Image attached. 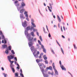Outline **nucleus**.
<instances>
[{
	"label": "nucleus",
	"mask_w": 77,
	"mask_h": 77,
	"mask_svg": "<svg viewBox=\"0 0 77 77\" xmlns=\"http://www.w3.org/2000/svg\"><path fill=\"white\" fill-rule=\"evenodd\" d=\"M33 41L36 42V38H34L33 39Z\"/></svg>",
	"instance_id": "obj_32"
},
{
	"label": "nucleus",
	"mask_w": 77,
	"mask_h": 77,
	"mask_svg": "<svg viewBox=\"0 0 77 77\" xmlns=\"http://www.w3.org/2000/svg\"><path fill=\"white\" fill-rule=\"evenodd\" d=\"M20 13H21V14H20V20L21 21V22H22L23 21L24 19H25V17H24V15L23 14V12H24V10L22 9L20 10H19Z\"/></svg>",
	"instance_id": "obj_3"
},
{
	"label": "nucleus",
	"mask_w": 77,
	"mask_h": 77,
	"mask_svg": "<svg viewBox=\"0 0 77 77\" xmlns=\"http://www.w3.org/2000/svg\"><path fill=\"white\" fill-rule=\"evenodd\" d=\"M52 66H53V68H55V66L54 64V63H53Z\"/></svg>",
	"instance_id": "obj_42"
},
{
	"label": "nucleus",
	"mask_w": 77,
	"mask_h": 77,
	"mask_svg": "<svg viewBox=\"0 0 77 77\" xmlns=\"http://www.w3.org/2000/svg\"><path fill=\"white\" fill-rule=\"evenodd\" d=\"M56 42H57V43L58 45L60 47V45L59 44V43L57 42V41L56 40Z\"/></svg>",
	"instance_id": "obj_48"
},
{
	"label": "nucleus",
	"mask_w": 77,
	"mask_h": 77,
	"mask_svg": "<svg viewBox=\"0 0 77 77\" xmlns=\"http://www.w3.org/2000/svg\"><path fill=\"white\" fill-rule=\"evenodd\" d=\"M41 46H42V48L43 49H44L45 48H44V45H41Z\"/></svg>",
	"instance_id": "obj_45"
},
{
	"label": "nucleus",
	"mask_w": 77,
	"mask_h": 77,
	"mask_svg": "<svg viewBox=\"0 0 77 77\" xmlns=\"http://www.w3.org/2000/svg\"><path fill=\"white\" fill-rule=\"evenodd\" d=\"M43 30H44V31L46 33V32H45V29L44 28L43 29Z\"/></svg>",
	"instance_id": "obj_57"
},
{
	"label": "nucleus",
	"mask_w": 77,
	"mask_h": 77,
	"mask_svg": "<svg viewBox=\"0 0 77 77\" xmlns=\"http://www.w3.org/2000/svg\"><path fill=\"white\" fill-rule=\"evenodd\" d=\"M5 53L6 54H9V51L8 50V48H7V49L5 50Z\"/></svg>",
	"instance_id": "obj_11"
},
{
	"label": "nucleus",
	"mask_w": 77,
	"mask_h": 77,
	"mask_svg": "<svg viewBox=\"0 0 77 77\" xmlns=\"http://www.w3.org/2000/svg\"><path fill=\"white\" fill-rule=\"evenodd\" d=\"M39 65L40 68H43V66L44 68H45V66H44V65L43 64H41V63H39Z\"/></svg>",
	"instance_id": "obj_10"
},
{
	"label": "nucleus",
	"mask_w": 77,
	"mask_h": 77,
	"mask_svg": "<svg viewBox=\"0 0 77 77\" xmlns=\"http://www.w3.org/2000/svg\"><path fill=\"white\" fill-rule=\"evenodd\" d=\"M43 57L44 58L45 60H47V57H45V55H44Z\"/></svg>",
	"instance_id": "obj_25"
},
{
	"label": "nucleus",
	"mask_w": 77,
	"mask_h": 77,
	"mask_svg": "<svg viewBox=\"0 0 77 77\" xmlns=\"http://www.w3.org/2000/svg\"><path fill=\"white\" fill-rule=\"evenodd\" d=\"M2 44H4V43H5L4 42V40H2Z\"/></svg>",
	"instance_id": "obj_52"
},
{
	"label": "nucleus",
	"mask_w": 77,
	"mask_h": 77,
	"mask_svg": "<svg viewBox=\"0 0 77 77\" xmlns=\"http://www.w3.org/2000/svg\"><path fill=\"white\" fill-rule=\"evenodd\" d=\"M17 68H20V65H19L18 63H17Z\"/></svg>",
	"instance_id": "obj_41"
},
{
	"label": "nucleus",
	"mask_w": 77,
	"mask_h": 77,
	"mask_svg": "<svg viewBox=\"0 0 77 77\" xmlns=\"http://www.w3.org/2000/svg\"><path fill=\"white\" fill-rule=\"evenodd\" d=\"M73 45H74L75 48V49H76L75 45V44H74Z\"/></svg>",
	"instance_id": "obj_55"
},
{
	"label": "nucleus",
	"mask_w": 77,
	"mask_h": 77,
	"mask_svg": "<svg viewBox=\"0 0 77 77\" xmlns=\"http://www.w3.org/2000/svg\"><path fill=\"white\" fill-rule=\"evenodd\" d=\"M20 76H21L22 77H24V75H23V74H22V73H20Z\"/></svg>",
	"instance_id": "obj_36"
},
{
	"label": "nucleus",
	"mask_w": 77,
	"mask_h": 77,
	"mask_svg": "<svg viewBox=\"0 0 77 77\" xmlns=\"http://www.w3.org/2000/svg\"><path fill=\"white\" fill-rule=\"evenodd\" d=\"M51 75H53L54 73L53 72H52V73H51Z\"/></svg>",
	"instance_id": "obj_64"
},
{
	"label": "nucleus",
	"mask_w": 77,
	"mask_h": 77,
	"mask_svg": "<svg viewBox=\"0 0 77 77\" xmlns=\"http://www.w3.org/2000/svg\"><path fill=\"white\" fill-rule=\"evenodd\" d=\"M62 37L63 38H65V37H64L63 35H62Z\"/></svg>",
	"instance_id": "obj_62"
},
{
	"label": "nucleus",
	"mask_w": 77,
	"mask_h": 77,
	"mask_svg": "<svg viewBox=\"0 0 77 77\" xmlns=\"http://www.w3.org/2000/svg\"><path fill=\"white\" fill-rule=\"evenodd\" d=\"M20 71L21 72V73H23V72L22 71V69H20Z\"/></svg>",
	"instance_id": "obj_56"
},
{
	"label": "nucleus",
	"mask_w": 77,
	"mask_h": 77,
	"mask_svg": "<svg viewBox=\"0 0 77 77\" xmlns=\"http://www.w3.org/2000/svg\"><path fill=\"white\" fill-rule=\"evenodd\" d=\"M38 31V30L37 29H35L34 28L33 29V32H37Z\"/></svg>",
	"instance_id": "obj_24"
},
{
	"label": "nucleus",
	"mask_w": 77,
	"mask_h": 77,
	"mask_svg": "<svg viewBox=\"0 0 77 77\" xmlns=\"http://www.w3.org/2000/svg\"><path fill=\"white\" fill-rule=\"evenodd\" d=\"M24 15L27 14V12L26 11H25L24 13Z\"/></svg>",
	"instance_id": "obj_44"
},
{
	"label": "nucleus",
	"mask_w": 77,
	"mask_h": 77,
	"mask_svg": "<svg viewBox=\"0 0 77 77\" xmlns=\"http://www.w3.org/2000/svg\"><path fill=\"white\" fill-rule=\"evenodd\" d=\"M14 57L12 56L11 55H10L7 56L8 60V61H9L11 65L13 64V63L14 62V61H11V59H14Z\"/></svg>",
	"instance_id": "obj_4"
},
{
	"label": "nucleus",
	"mask_w": 77,
	"mask_h": 77,
	"mask_svg": "<svg viewBox=\"0 0 77 77\" xmlns=\"http://www.w3.org/2000/svg\"><path fill=\"white\" fill-rule=\"evenodd\" d=\"M18 1L17 0L16 1L14 2V5L16 6V7H19V5H20L19 3H18Z\"/></svg>",
	"instance_id": "obj_8"
},
{
	"label": "nucleus",
	"mask_w": 77,
	"mask_h": 77,
	"mask_svg": "<svg viewBox=\"0 0 77 77\" xmlns=\"http://www.w3.org/2000/svg\"><path fill=\"white\" fill-rule=\"evenodd\" d=\"M25 17H29V15H28V14H25Z\"/></svg>",
	"instance_id": "obj_46"
},
{
	"label": "nucleus",
	"mask_w": 77,
	"mask_h": 77,
	"mask_svg": "<svg viewBox=\"0 0 77 77\" xmlns=\"http://www.w3.org/2000/svg\"><path fill=\"white\" fill-rule=\"evenodd\" d=\"M48 36H49V37H51V34L50 33H49V34H48Z\"/></svg>",
	"instance_id": "obj_51"
},
{
	"label": "nucleus",
	"mask_w": 77,
	"mask_h": 77,
	"mask_svg": "<svg viewBox=\"0 0 77 77\" xmlns=\"http://www.w3.org/2000/svg\"><path fill=\"white\" fill-rule=\"evenodd\" d=\"M34 28H33V27L31 26V28L30 27L29 30L31 31H32L33 30V29Z\"/></svg>",
	"instance_id": "obj_29"
},
{
	"label": "nucleus",
	"mask_w": 77,
	"mask_h": 77,
	"mask_svg": "<svg viewBox=\"0 0 77 77\" xmlns=\"http://www.w3.org/2000/svg\"><path fill=\"white\" fill-rule=\"evenodd\" d=\"M24 6H26V4L23 2H22L21 3V6L19 7H17V9L18 11H21L22 9H23V11H25V9L24 8Z\"/></svg>",
	"instance_id": "obj_2"
},
{
	"label": "nucleus",
	"mask_w": 77,
	"mask_h": 77,
	"mask_svg": "<svg viewBox=\"0 0 77 77\" xmlns=\"http://www.w3.org/2000/svg\"><path fill=\"white\" fill-rule=\"evenodd\" d=\"M39 38L41 42H42V37H41V36H39Z\"/></svg>",
	"instance_id": "obj_28"
},
{
	"label": "nucleus",
	"mask_w": 77,
	"mask_h": 77,
	"mask_svg": "<svg viewBox=\"0 0 77 77\" xmlns=\"http://www.w3.org/2000/svg\"><path fill=\"white\" fill-rule=\"evenodd\" d=\"M62 69L63 70L66 71V69L65 68H62Z\"/></svg>",
	"instance_id": "obj_43"
},
{
	"label": "nucleus",
	"mask_w": 77,
	"mask_h": 77,
	"mask_svg": "<svg viewBox=\"0 0 77 77\" xmlns=\"http://www.w3.org/2000/svg\"><path fill=\"white\" fill-rule=\"evenodd\" d=\"M1 69L2 70V71H4V68H2Z\"/></svg>",
	"instance_id": "obj_61"
},
{
	"label": "nucleus",
	"mask_w": 77,
	"mask_h": 77,
	"mask_svg": "<svg viewBox=\"0 0 77 77\" xmlns=\"http://www.w3.org/2000/svg\"><path fill=\"white\" fill-rule=\"evenodd\" d=\"M59 63L60 64V66L61 68H64V66L63 65L61 64V61H60V60L59 61Z\"/></svg>",
	"instance_id": "obj_14"
},
{
	"label": "nucleus",
	"mask_w": 77,
	"mask_h": 77,
	"mask_svg": "<svg viewBox=\"0 0 77 77\" xmlns=\"http://www.w3.org/2000/svg\"><path fill=\"white\" fill-rule=\"evenodd\" d=\"M11 69L12 70L13 73H14L15 72V69H14V68H11Z\"/></svg>",
	"instance_id": "obj_27"
},
{
	"label": "nucleus",
	"mask_w": 77,
	"mask_h": 77,
	"mask_svg": "<svg viewBox=\"0 0 77 77\" xmlns=\"http://www.w3.org/2000/svg\"><path fill=\"white\" fill-rule=\"evenodd\" d=\"M3 74L4 75L5 77H7L8 76V75L7 74H5V73H3Z\"/></svg>",
	"instance_id": "obj_26"
},
{
	"label": "nucleus",
	"mask_w": 77,
	"mask_h": 77,
	"mask_svg": "<svg viewBox=\"0 0 77 77\" xmlns=\"http://www.w3.org/2000/svg\"><path fill=\"white\" fill-rule=\"evenodd\" d=\"M44 54L43 53H41L39 57V59H41L42 58V56Z\"/></svg>",
	"instance_id": "obj_19"
},
{
	"label": "nucleus",
	"mask_w": 77,
	"mask_h": 77,
	"mask_svg": "<svg viewBox=\"0 0 77 77\" xmlns=\"http://www.w3.org/2000/svg\"><path fill=\"white\" fill-rule=\"evenodd\" d=\"M11 52L13 55L15 54V52H14V50H11Z\"/></svg>",
	"instance_id": "obj_21"
},
{
	"label": "nucleus",
	"mask_w": 77,
	"mask_h": 77,
	"mask_svg": "<svg viewBox=\"0 0 77 77\" xmlns=\"http://www.w3.org/2000/svg\"><path fill=\"white\" fill-rule=\"evenodd\" d=\"M68 73H69V74H70L72 76V77H73L72 75L71 74V73H70L69 72H68Z\"/></svg>",
	"instance_id": "obj_59"
},
{
	"label": "nucleus",
	"mask_w": 77,
	"mask_h": 77,
	"mask_svg": "<svg viewBox=\"0 0 77 77\" xmlns=\"http://www.w3.org/2000/svg\"><path fill=\"white\" fill-rule=\"evenodd\" d=\"M36 61L37 62V63H38V65H39V59H37L36 60Z\"/></svg>",
	"instance_id": "obj_30"
},
{
	"label": "nucleus",
	"mask_w": 77,
	"mask_h": 77,
	"mask_svg": "<svg viewBox=\"0 0 77 77\" xmlns=\"http://www.w3.org/2000/svg\"><path fill=\"white\" fill-rule=\"evenodd\" d=\"M6 38H5V37L4 35H2V39H5Z\"/></svg>",
	"instance_id": "obj_23"
},
{
	"label": "nucleus",
	"mask_w": 77,
	"mask_h": 77,
	"mask_svg": "<svg viewBox=\"0 0 77 77\" xmlns=\"http://www.w3.org/2000/svg\"><path fill=\"white\" fill-rule=\"evenodd\" d=\"M41 70L43 74V75H45V77H48V74H46V75L44 74V69H43V68H41Z\"/></svg>",
	"instance_id": "obj_7"
},
{
	"label": "nucleus",
	"mask_w": 77,
	"mask_h": 77,
	"mask_svg": "<svg viewBox=\"0 0 77 77\" xmlns=\"http://www.w3.org/2000/svg\"><path fill=\"white\" fill-rule=\"evenodd\" d=\"M14 65H13V64H11L10 65V66L11 67V68H12L13 67H14Z\"/></svg>",
	"instance_id": "obj_38"
},
{
	"label": "nucleus",
	"mask_w": 77,
	"mask_h": 77,
	"mask_svg": "<svg viewBox=\"0 0 77 77\" xmlns=\"http://www.w3.org/2000/svg\"><path fill=\"white\" fill-rule=\"evenodd\" d=\"M63 29L64 30V31H65V29H66V28L64 26H63Z\"/></svg>",
	"instance_id": "obj_53"
},
{
	"label": "nucleus",
	"mask_w": 77,
	"mask_h": 77,
	"mask_svg": "<svg viewBox=\"0 0 77 77\" xmlns=\"http://www.w3.org/2000/svg\"><path fill=\"white\" fill-rule=\"evenodd\" d=\"M26 20H27V21H29V17H27L26 18Z\"/></svg>",
	"instance_id": "obj_39"
},
{
	"label": "nucleus",
	"mask_w": 77,
	"mask_h": 77,
	"mask_svg": "<svg viewBox=\"0 0 77 77\" xmlns=\"http://www.w3.org/2000/svg\"><path fill=\"white\" fill-rule=\"evenodd\" d=\"M61 30L62 31V32H63V30L62 29V26L61 27Z\"/></svg>",
	"instance_id": "obj_54"
},
{
	"label": "nucleus",
	"mask_w": 77,
	"mask_h": 77,
	"mask_svg": "<svg viewBox=\"0 0 77 77\" xmlns=\"http://www.w3.org/2000/svg\"><path fill=\"white\" fill-rule=\"evenodd\" d=\"M61 50L62 52V53H63V54H64V51L63 50L62 48H61Z\"/></svg>",
	"instance_id": "obj_34"
},
{
	"label": "nucleus",
	"mask_w": 77,
	"mask_h": 77,
	"mask_svg": "<svg viewBox=\"0 0 77 77\" xmlns=\"http://www.w3.org/2000/svg\"><path fill=\"white\" fill-rule=\"evenodd\" d=\"M37 34L38 36H39V33L38 32H37Z\"/></svg>",
	"instance_id": "obj_60"
},
{
	"label": "nucleus",
	"mask_w": 77,
	"mask_h": 77,
	"mask_svg": "<svg viewBox=\"0 0 77 77\" xmlns=\"http://www.w3.org/2000/svg\"><path fill=\"white\" fill-rule=\"evenodd\" d=\"M22 26L23 27H26L27 26V21L25 20L24 22H22Z\"/></svg>",
	"instance_id": "obj_5"
},
{
	"label": "nucleus",
	"mask_w": 77,
	"mask_h": 77,
	"mask_svg": "<svg viewBox=\"0 0 77 77\" xmlns=\"http://www.w3.org/2000/svg\"><path fill=\"white\" fill-rule=\"evenodd\" d=\"M30 26H29L26 27V30L25 31V35L26 37V38L28 40V41H29L28 43L29 46V47H31L30 49L32 52L34 51L33 52V54L35 57V58H38L39 56L38 55L39 54V51H37V50L36 49H35L34 46H33V43L32 42V41L33 39V37H31V35L30 34H29L28 33V30H30Z\"/></svg>",
	"instance_id": "obj_1"
},
{
	"label": "nucleus",
	"mask_w": 77,
	"mask_h": 77,
	"mask_svg": "<svg viewBox=\"0 0 77 77\" xmlns=\"http://www.w3.org/2000/svg\"><path fill=\"white\" fill-rule=\"evenodd\" d=\"M32 25V26H32V27H36V25H35V23H31Z\"/></svg>",
	"instance_id": "obj_16"
},
{
	"label": "nucleus",
	"mask_w": 77,
	"mask_h": 77,
	"mask_svg": "<svg viewBox=\"0 0 77 77\" xmlns=\"http://www.w3.org/2000/svg\"><path fill=\"white\" fill-rule=\"evenodd\" d=\"M31 23H34L35 22V21H34V20L32 18L31 19Z\"/></svg>",
	"instance_id": "obj_37"
},
{
	"label": "nucleus",
	"mask_w": 77,
	"mask_h": 77,
	"mask_svg": "<svg viewBox=\"0 0 77 77\" xmlns=\"http://www.w3.org/2000/svg\"><path fill=\"white\" fill-rule=\"evenodd\" d=\"M45 62L46 64H48V61L47 60H46L45 61Z\"/></svg>",
	"instance_id": "obj_33"
},
{
	"label": "nucleus",
	"mask_w": 77,
	"mask_h": 77,
	"mask_svg": "<svg viewBox=\"0 0 77 77\" xmlns=\"http://www.w3.org/2000/svg\"><path fill=\"white\" fill-rule=\"evenodd\" d=\"M11 55L12 57H14V60H15V61L17 62V57H15V55Z\"/></svg>",
	"instance_id": "obj_12"
},
{
	"label": "nucleus",
	"mask_w": 77,
	"mask_h": 77,
	"mask_svg": "<svg viewBox=\"0 0 77 77\" xmlns=\"http://www.w3.org/2000/svg\"><path fill=\"white\" fill-rule=\"evenodd\" d=\"M36 46H37V47H38V48H39V44H37L36 45Z\"/></svg>",
	"instance_id": "obj_49"
},
{
	"label": "nucleus",
	"mask_w": 77,
	"mask_h": 77,
	"mask_svg": "<svg viewBox=\"0 0 77 77\" xmlns=\"http://www.w3.org/2000/svg\"><path fill=\"white\" fill-rule=\"evenodd\" d=\"M48 74H49V75H50V74H51V73L50 72H48Z\"/></svg>",
	"instance_id": "obj_50"
},
{
	"label": "nucleus",
	"mask_w": 77,
	"mask_h": 77,
	"mask_svg": "<svg viewBox=\"0 0 77 77\" xmlns=\"http://www.w3.org/2000/svg\"><path fill=\"white\" fill-rule=\"evenodd\" d=\"M1 48L2 49H5V48H7V49L8 48V46H7V45L4 44L2 45Z\"/></svg>",
	"instance_id": "obj_9"
},
{
	"label": "nucleus",
	"mask_w": 77,
	"mask_h": 77,
	"mask_svg": "<svg viewBox=\"0 0 77 77\" xmlns=\"http://www.w3.org/2000/svg\"><path fill=\"white\" fill-rule=\"evenodd\" d=\"M47 69H50V70H52V68H47Z\"/></svg>",
	"instance_id": "obj_40"
},
{
	"label": "nucleus",
	"mask_w": 77,
	"mask_h": 77,
	"mask_svg": "<svg viewBox=\"0 0 77 77\" xmlns=\"http://www.w3.org/2000/svg\"><path fill=\"white\" fill-rule=\"evenodd\" d=\"M39 44L40 45H42V44H41V41H39Z\"/></svg>",
	"instance_id": "obj_47"
},
{
	"label": "nucleus",
	"mask_w": 77,
	"mask_h": 77,
	"mask_svg": "<svg viewBox=\"0 0 77 77\" xmlns=\"http://www.w3.org/2000/svg\"><path fill=\"white\" fill-rule=\"evenodd\" d=\"M57 19L59 22H60L61 21V20L59 17L58 16H57Z\"/></svg>",
	"instance_id": "obj_20"
},
{
	"label": "nucleus",
	"mask_w": 77,
	"mask_h": 77,
	"mask_svg": "<svg viewBox=\"0 0 77 77\" xmlns=\"http://www.w3.org/2000/svg\"><path fill=\"white\" fill-rule=\"evenodd\" d=\"M54 71H55V75H58V72L57 71V70L55 69V68H54Z\"/></svg>",
	"instance_id": "obj_13"
},
{
	"label": "nucleus",
	"mask_w": 77,
	"mask_h": 77,
	"mask_svg": "<svg viewBox=\"0 0 77 77\" xmlns=\"http://www.w3.org/2000/svg\"><path fill=\"white\" fill-rule=\"evenodd\" d=\"M51 51H52V52L53 53V54H54V52L53 50H51Z\"/></svg>",
	"instance_id": "obj_63"
},
{
	"label": "nucleus",
	"mask_w": 77,
	"mask_h": 77,
	"mask_svg": "<svg viewBox=\"0 0 77 77\" xmlns=\"http://www.w3.org/2000/svg\"><path fill=\"white\" fill-rule=\"evenodd\" d=\"M31 35H32V36H33V37H34L35 36V35H34V32H32L31 33Z\"/></svg>",
	"instance_id": "obj_18"
},
{
	"label": "nucleus",
	"mask_w": 77,
	"mask_h": 77,
	"mask_svg": "<svg viewBox=\"0 0 77 77\" xmlns=\"http://www.w3.org/2000/svg\"><path fill=\"white\" fill-rule=\"evenodd\" d=\"M4 40V44H6L7 43V41H8V38H6Z\"/></svg>",
	"instance_id": "obj_17"
},
{
	"label": "nucleus",
	"mask_w": 77,
	"mask_h": 77,
	"mask_svg": "<svg viewBox=\"0 0 77 77\" xmlns=\"http://www.w3.org/2000/svg\"><path fill=\"white\" fill-rule=\"evenodd\" d=\"M14 75H15V77H18V73H14Z\"/></svg>",
	"instance_id": "obj_22"
},
{
	"label": "nucleus",
	"mask_w": 77,
	"mask_h": 77,
	"mask_svg": "<svg viewBox=\"0 0 77 77\" xmlns=\"http://www.w3.org/2000/svg\"><path fill=\"white\" fill-rule=\"evenodd\" d=\"M43 52L45 53H46V49L45 48H44L43 49Z\"/></svg>",
	"instance_id": "obj_31"
},
{
	"label": "nucleus",
	"mask_w": 77,
	"mask_h": 77,
	"mask_svg": "<svg viewBox=\"0 0 77 77\" xmlns=\"http://www.w3.org/2000/svg\"><path fill=\"white\" fill-rule=\"evenodd\" d=\"M3 32H2V31H0V35H2Z\"/></svg>",
	"instance_id": "obj_35"
},
{
	"label": "nucleus",
	"mask_w": 77,
	"mask_h": 77,
	"mask_svg": "<svg viewBox=\"0 0 77 77\" xmlns=\"http://www.w3.org/2000/svg\"><path fill=\"white\" fill-rule=\"evenodd\" d=\"M8 50H9V51H11V50H12V46H11V45L8 46Z\"/></svg>",
	"instance_id": "obj_15"
},
{
	"label": "nucleus",
	"mask_w": 77,
	"mask_h": 77,
	"mask_svg": "<svg viewBox=\"0 0 77 77\" xmlns=\"http://www.w3.org/2000/svg\"><path fill=\"white\" fill-rule=\"evenodd\" d=\"M46 28H47V29L48 31V26H46Z\"/></svg>",
	"instance_id": "obj_58"
},
{
	"label": "nucleus",
	"mask_w": 77,
	"mask_h": 77,
	"mask_svg": "<svg viewBox=\"0 0 77 77\" xmlns=\"http://www.w3.org/2000/svg\"><path fill=\"white\" fill-rule=\"evenodd\" d=\"M49 5H50V8L49 7V6H48L47 7L49 9V10L51 12L52 11H51V10L52 9V8L51 6V5H53V3L52 2H51V3H49Z\"/></svg>",
	"instance_id": "obj_6"
}]
</instances>
